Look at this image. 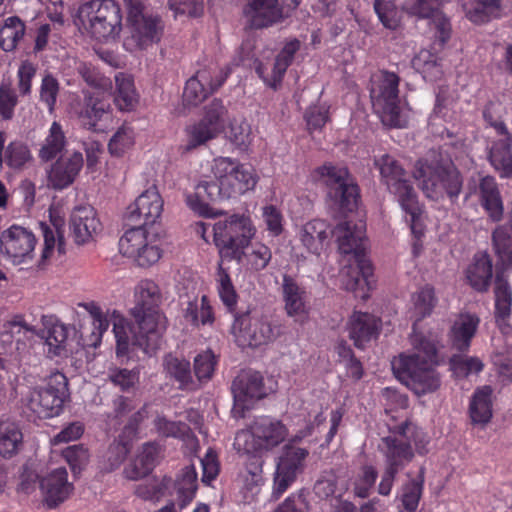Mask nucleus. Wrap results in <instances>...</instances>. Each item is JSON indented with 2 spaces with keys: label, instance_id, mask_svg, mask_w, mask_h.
<instances>
[{
  "label": "nucleus",
  "instance_id": "f257e3e1",
  "mask_svg": "<svg viewBox=\"0 0 512 512\" xmlns=\"http://www.w3.org/2000/svg\"><path fill=\"white\" fill-rule=\"evenodd\" d=\"M162 300L159 286L152 280H142L135 289V304L129 310L133 322L113 311V333L118 357L128 355L134 346L146 353L158 349L166 327L165 317L160 310Z\"/></svg>",
  "mask_w": 512,
  "mask_h": 512
},
{
  "label": "nucleus",
  "instance_id": "f03ea898",
  "mask_svg": "<svg viewBox=\"0 0 512 512\" xmlns=\"http://www.w3.org/2000/svg\"><path fill=\"white\" fill-rule=\"evenodd\" d=\"M414 352L401 354L391 362L395 376L416 395L433 393L439 389L441 379L435 369L437 349L435 343L421 335L412 338Z\"/></svg>",
  "mask_w": 512,
  "mask_h": 512
},
{
  "label": "nucleus",
  "instance_id": "7ed1b4c3",
  "mask_svg": "<svg viewBox=\"0 0 512 512\" xmlns=\"http://www.w3.org/2000/svg\"><path fill=\"white\" fill-rule=\"evenodd\" d=\"M396 436L382 438L381 451L385 459V469L378 485V493L390 494L396 475L414 458L411 443L415 444L418 453H424V434L411 422L405 421L391 430Z\"/></svg>",
  "mask_w": 512,
  "mask_h": 512
},
{
  "label": "nucleus",
  "instance_id": "20e7f679",
  "mask_svg": "<svg viewBox=\"0 0 512 512\" xmlns=\"http://www.w3.org/2000/svg\"><path fill=\"white\" fill-rule=\"evenodd\" d=\"M75 24L98 41H109L122 30L120 6L113 0H90L79 6Z\"/></svg>",
  "mask_w": 512,
  "mask_h": 512
},
{
  "label": "nucleus",
  "instance_id": "39448f33",
  "mask_svg": "<svg viewBox=\"0 0 512 512\" xmlns=\"http://www.w3.org/2000/svg\"><path fill=\"white\" fill-rule=\"evenodd\" d=\"M413 177L426 197L438 201L447 195L453 203L458 198L463 180L460 172L451 162L418 160Z\"/></svg>",
  "mask_w": 512,
  "mask_h": 512
},
{
  "label": "nucleus",
  "instance_id": "423d86ee",
  "mask_svg": "<svg viewBox=\"0 0 512 512\" xmlns=\"http://www.w3.org/2000/svg\"><path fill=\"white\" fill-rule=\"evenodd\" d=\"M64 374L52 372L43 386L33 388L25 399V413L28 417L46 419L57 416L61 410L68 390Z\"/></svg>",
  "mask_w": 512,
  "mask_h": 512
},
{
  "label": "nucleus",
  "instance_id": "0eeeda50",
  "mask_svg": "<svg viewBox=\"0 0 512 512\" xmlns=\"http://www.w3.org/2000/svg\"><path fill=\"white\" fill-rule=\"evenodd\" d=\"M125 5L130 35L125 39L124 46L133 51L158 43L164 31L162 19L146 13L142 0H125Z\"/></svg>",
  "mask_w": 512,
  "mask_h": 512
},
{
  "label": "nucleus",
  "instance_id": "6e6552de",
  "mask_svg": "<svg viewBox=\"0 0 512 512\" xmlns=\"http://www.w3.org/2000/svg\"><path fill=\"white\" fill-rule=\"evenodd\" d=\"M231 329L236 343L243 348L269 344L283 334L277 320L250 311L236 315Z\"/></svg>",
  "mask_w": 512,
  "mask_h": 512
},
{
  "label": "nucleus",
  "instance_id": "1a4fd4ad",
  "mask_svg": "<svg viewBox=\"0 0 512 512\" xmlns=\"http://www.w3.org/2000/svg\"><path fill=\"white\" fill-rule=\"evenodd\" d=\"M214 242L221 257L240 260L243 250L255 234L249 217L233 214L213 226Z\"/></svg>",
  "mask_w": 512,
  "mask_h": 512
},
{
  "label": "nucleus",
  "instance_id": "9d476101",
  "mask_svg": "<svg viewBox=\"0 0 512 512\" xmlns=\"http://www.w3.org/2000/svg\"><path fill=\"white\" fill-rule=\"evenodd\" d=\"M374 164L380 172L382 182L392 194L397 196L402 209L414 219L420 212V208L416 192L407 178L405 169L389 154L375 157Z\"/></svg>",
  "mask_w": 512,
  "mask_h": 512
},
{
  "label": "nucleus",
  "instance_id": "9b49d317",
  "mask_svg": "<svg viewBox=\"0 0 512 512\" xmlns=\"http://www.w3.org/2000/svg\"><path fill=\"white\" fill-rule=\"evenodd\" d=\"M315 182L325 185L328 196L343 211H352L357 206L359 197L358 186L353 182L345 167L325 163L312 173Z\"/></svg>",
  "mask_w": 512,
  "mask_h": 512
},
{
  "label": "nucleus",
  "instance_id": "f8f14e48",
  "mask_svg": "<svg viewBox=\"0 0 512 512\" xmlns=\"http://www.w3.org/2000/svg\"><path fill=\"white\" fill-rule=\"evenodd\" d=\"M212 171L216 179L222 180L224 190L230 198L252 190L258 180L252 167L228 157L214 159Z\"/></svg>",
  "mask_w": 512,
  "mask_h": 512
},
{
  "label": "nucleus",
  "instance_id": "ddd939ff",
  "mask_svg": "<svg viewBox=\"0 0 512 512\" xmlns=\"http://www.w3.org/2000/svg\"><path fill=\"white\" fill-rule=\"evenodd\" d=\"M399 81L397 74L382 71L378 89L371 90L373 107L381 114L383 124L390 127H402L403 122L398 96Z\"/></svg>",
  "mask_w": 512,
  "mask_h": 512
},
{
  "label": "nucleus",
  "instance_id": "4468645a",
  "mask_svg": "<svg viewBox=\"0 0 512 512\" xmlns=\"http://www.w3.org/2000/svg\"><path fill=\"white\" fill-rule=\"evenodd\" d=\"M299 3V0H248L243 12L250 27L262 29L288 17Z\"/></svg>",
  "mask_w": 512,
  "mask_h": 512
},
{
  "label": "nucleus",
  "instance_id": "2eb2a0df",
  "mask_svg": "<svg viewBox=\"0 0 512 512\" xmlns=\"http://www.w3.org/2000/svg\"><path fill=\"white\" fill-rule=\"evenodd\" d=\"M36 238L32 231L13 225L0 236V252L14 265L32 260Z\"/></svg>",
  "mask_w": 512,
  "mask_h": 512
},
{
  "label": "nucleus",
  "instance_id": "dca6fc26",
  "mask_svg": "<svg viewBox=\"0 0 512 512\" xmlns=\"http://www.w3.org/2000/svg\"><path fill=\"white\" fill-rule=\"evenodd\" d=\"M233 412L244 417L245 411L265 396L263 377L256 371H242L232 383Z\"/></svg>",
  "mask_w": 512,
  "mask_h": 512
},
{
  "label": "nucleus",
  "instance_id": "f3484780",
  "mask_svg": "<svg viewBox=\"0 0 512 512\" xmlns=\"http://www.w3.org/2000/svg\"><path fill=\"white\" fill-rule=\"evenodd\" d=\"M307 456L308 451L304 448L290 445L284 447L274 476V497H280L295 481L297 474L303 469V462Z\"/></svg>",
  "mask_w": 512,
  "mask_h": 512
},
{
  "label": "nucleus",
  "instance_id": "a211bd4d",
  "mask_svg": "<svg viewBox=\"0 0 512 512\" xmlns=\"http://www.w3.org/2000/svg\"><path fill=\"white\" fill-rule=\"evenodd\" d=\"M163 200L155 186L144 191L125 213L126 225H152L161 216Z\"/></svg>",
  "mask_w": 512,
  "mask_h": 512
},
{
  "label": "nucleus",
  "instance_id": "6ab92c4d",
  "mask_svg": "<svg viewBox=\"0 0 512 512\" xmlns=\"http://www.w3.org/2000/svg\"><path fill=\"white\" fill-rule=\"evenodd\" d=\"M112 108L109 97L104 93L85 92L82 107L78 113L81 125L92 132L103 131L102 123L111 118Z\"/></svg>",
  "mask_w": 512,
  "mask_h": 512
},
{
  "label": "nucleus",
  "instance_id": "aec40b11",
  "mask_svg": "<svg viewBox=\"0 0 512 512\" xmlns=\"http://www.w3.org/2000/svg\"><path fill=\"white\" fill-rule=\"evenodd\" d=\"M224 188L221 179H216L215 181H201L195 187L194 193L186 195V203L191 210L200 216L214 217L218 215V213L213 212V209L207 202L230 199ZM219 214H221V212H219Z\"/></svg>",
  "mask_w": 512,
  "mask_h": 512
},
{
  "label": "nucleus",
  "instance_id": "412c9836",
  "mask_svg": "<svg viewBox=\"0 0 512 512\" xmlns=\"http://www.w3.org/2000/svg\"><path fill=\"white\" fill-rule=\"evenodd\" d=\"M43 501L49 508H55L67 500L73 492V484L68 481L64 467L57 468L43 477L39 482Z\"/></svg>",
  "mask_w": 512,
  "mask_h": 512
},
{
  "label": "nucleus",
  "instance_id": "4be33fe9",
  "mask_svg": "<svg viewBox=\"0 0 512 512\" xmlns=\"http://www.w3.org/2000/svg\"><path fill=\"white\" fill-rule=\"evenodd\" d=\"M101 223L93 207H76L70 217V230L75 242L79 245L91 241L100 231Z\"/></svg>",
  "mask_w": 512,
  "mask_h": 512
},
{
  "label": "nucleus",
  "instance_id": "5701e85b",
  "mask_svg": "<svg viewBox=\"0 0 512 512\" xmlns=\"http://www.w3.org/2000/svg\"><path fill=\"white\" fill-rule=\"evenodd\" d=\"M83 166V156L74 152L60 157L51 167L48 181L54 189L61 190L71 185Z\"/></svg>",
  "mask_w": 512,
  "mask_h": 512
},
{
  "label": "nucleus",
  "instance_id": "b1692460",
  "mask_svg": "<svg viewBox=\"0 0 512 512\" xmlns=\"http://www.w3.org/2000/svg\"><path fill=\"white\" fill-rule=\"evenodd\" d=\"M479 323L480 319L474 313L460 312L455 315L449 331V339L452 346L460 352L467 351L471 340L476 334Z\"/></svg>",
  "mask_w": 512,
  "mask_h": 512
},
{
  "label": "nucleus",
  "instance_id": "393cba45",
  "mask_svg": "<svg viewBox=\"0 0 512 512\" xmlns=\"http://www.w3.org/2000/svg\"><path fill=\"white\" fill-rule=\"evenodd\" d=\"M335 233L341 253L352 256L365 255V226L363 223L341 222L336 226Z\"/></svg>",
  "mask_w": 512,
  "mask_h": 512
},
{
  "label": "nucleus",
  "instance_id": "a878e982",
  "mask_svg": "<svg viewBox=\"0 0 512 512\" xmlns=\"http://www.w3.org/2000/svg\"><path fill=\"white\" fill-rule=\"evenodd\" d=\"M6 135L0 131V167L5 164L9 169L20 172L33 161L32 153L27 144L22 141H11L5 145Z\"/></svg>",
  "mask_w": 512,
  "mask_h": 512
},
{
  "label": "nucleus",
  "instance_id": "bb28decb",
  "mask_svg": "<svg viewBox=\"0 0 512 512\" xmlns=\"http://www.w3.org/2000/svg\"><path fill=\"white\" fill-rule=\"evenodd\" d=\"M353 262L341 270V283L347 291H364L369 287V277L372 275L371 262L366 255L352 256Z\"/></svg>",
  "mask_w": 512,
  "mask_h": 512
},
{
  "label": "nucleus",
  "instance_id": "cd10ccee",
  "mask_svg": "<svg viewBox=\"0 0 512 512\" xmlns=\"http://www.w3.org/2000/svg\"><path fill=\"white\" fill-rule=\"evenodd\" d=\"M284 309L289 317L303 318L307 313V294L290 275L284 274L281 284Z\"/></svg>",
  "mask_w": 512,
  "mask_h": 512
},
{
  "label": "nucleus",
  "instance_id": "c85d7f7f",
  "mask_svg": "<svg viewBox=\"0 0 512 512\" xmlns=\"http://www.w3.org/2000/svg\"><path fill=\"white\" fill-rule=\"evenodd\" d=\"M161 457V449L155 443H145L135 459L125 467V477L137 481L149 475L158 464Z\"/></svg>",
  "mask_w": 512,
  "mask_h": 512
},
{
  "label": "nucleus",
  "instance_id": "c756f323",
  "mask_svg": "<svg viewBox=\"0 0 512 512\" xmlns=\"http://www.w3.org/2000/svg\"><path fill=\"white\" fill-rule=\"evenodd\" d=\"M253 425L254 436L257 437L258 445L262 446L264 451L278 446L288 435L286 426L276 419L260 417L253 422Z\"/></svg>",
  "mask_w": 512,
  "mask_h": 512
},
{
  "label": "nucleus",
  "instance_id": "7c9ffc66",
  "mask_svg": "<svg viewBox=\"0 0 512 512\" xmlns=\"http://www.w3.org/2000/svg\"><path fill=\"white\" fill-rule=\"evenodd\" d=\"M44 328L36 330V336L45 340L48 353L51 356L66 355L68 345V330L65 325L54 322L51 317L43 316Z\"/></svg>",
  "mask_w": 512,
  "mask_h": 512
},
{
  "label": "nucleus",
  "instance_id": "2f4dec72",
  "mask_svg": "<svg viewBox=\"0 0 512 512\" xmlns=\"http://www.w3.org/2000/svg\"><path fill=\"white\" fill-rule=\"evenodd\" d=\"M480 203L493 222H499L503 217V201L495 179L485 176L480 179L478 186Z\"/></svg>",
  "mask_w": 512,
  "mask_h": 512
},
{
  "label": "nucleus",
  "instance_id": "473e14b6",
  "mask_svg": "<svg viewBox=\"0 0 512 512\" xmlns=\"http://www.w3.org/2000/svg\"><path fill=\"white\" fill-rule=\"evenodd\" d=\"M378 320L369 313L355 312L349 319V337L357 348H363L378 332Z\"/></svg>",
  "mask_w": 512,
  "mask_h": 512
},
{
  "label": "nucleus",
  "instance_id": "72a5a7b5",
  "mask_svg": "<svg viewBox=\"0 0 512 512\" xmlns=\"http://www.w3.org/2000/svg\"><path fill=\"white\" fill-rule=\"evenodd\" d=\"M329 236V225L323 220L315 219L303 226L300 240L309 252L319 255Z\"/></svg>",
  "mask_w": 512,
  "mask_h": 512
},
{
  "label": "nucleus",
  "instance_id": "f704fd0d",
  "mask_svg": "<svg viewBox=\"0 0 512 512\" xmlns=\"http://www.w3.org/2000/svg\"><path fill=\"white\" fill-rule=\"evenodd\" d=\"M493 275L492 261L487 254L474 257V262L467 269V279L477 291H486Z\"/></svg>",
  "mask_w": 512,
  "mask_h": 512
},
{
  "label": "nucleus",
  "instance_id": "c9c22d12",
  "mask_svg": "<svg viewBox=\"0 0 512 512\" xmlns=\"http://www.w3.org/2000/svg\"><path fill=\"white\" fill-rule=\"evenodd\" d=\"M211 80V72L209 69H202L189 78L183 92V102L185 105L197 106L208 95L209 88L206 87Z\"/></svg>",
  "mask_w": 512,
  "mask_h": 512
},
{
  "label": "nucleus",
  "instance_id": "e433bc0d",
  "mask_svg": "<svg viewBox=\"0 0 512 512\" xmlns=\"http://www.w3.org/2000/svg\"><path fill=\"white\" fill-rule=\"evenodd\" d=\"M492 389L484 386L475 391L469 413L473 424L486 425L492 418Z\"/></svg>",
  "mask_w": 512,
  "mask_h": 512
},
{
  "label": "nucleus",
  "instance_id": "4c0bfd02",
  "mask_svg": "<svg viewBox=\"0 0 512 512\" xmlns=\"http://www.w3.org/2000/svg\"><path fill=\"white\" fill-rule=\"evenodd\" d=\"M504 136L505 138L493 143L489 160L502 177H509L512 175L511 136L509 134Z\"/></svg>",
  "mask_w": 512,
  "mask_h": 512
},
{
  "label": "nucleus",
  "instance_id": "58836bf2",
  "mask_svg": "<svg viewBox=\"0 0 512 512\" xmlns=\"http://www.w3.org/2000/svg\"><path fill=\"white\" fill-rule=\"evenodd\" d=\"M24 35V22L17 16L8 17L0 29V47L6 52H11L16 49Z\"/></svg>",
  "mask_w": 512,
  "mask_h": 512
},
{
  "label": "nucleus",
  "instance_id": "ea45409f",
  "mask_svg": "<svg viewBox=\"0 0 512 512\" xmlns=\"http://www.w3.org/2000/svg\"><path fill=\"white\" fill-rule=\"evenodd\" d=\"M116 91L114 103L121 111L133 109L138 101V95L134 88L133 80L124 74L115 76Z\"/></svg>",
  "mask_w": 512,
  "mask_h": 512
},
{
  "label": "nucleus",
  "instance_id": "a19ab883",
  "mask_svg": "<svg viewBox=\"0 0 512 512\" xmlns=\"http://www.w3.org/2000/svg\"><path fill=\"white\" fill-rule=\"evenodd\" d=\"M178 505L183 508L195 496L197 490V473L193 465L186 466L174 483Z\"/></svg>",
  "mask_w": 512,
  "mask_h": 512
},
{
  "label": "nucleus",
  "instance_id": "79ce46f5",
  "mask_svg": "<svg viewBox=\"0 0 512 512\" xmlns=\"http://www.w3.org/2000/svg\"><path fill=\"white\" fill-rule=\"evenodd\" d=\"M164 368L179 383V388L192 389L194 387L189 361L169 354L164 358Z\"/></svg>",
  "mask_w": 512,
  "mask_h": 512
},
{
  "label": "nucleus",
  "instance_id": "37998d69",
  "mask_svg": "<svg viewBox=\"0 0 512 512\" xmlns=\"http://www.w3.org/2000/svg\"><path fill=\"white\" fill-rule=\"evenodd\" d=\"M409 480L403 485L401 500L406 510L413 512L417 509L423 492V484L425 481V467L421 466L418 475L411 478L407 473Z\"/></svg>",
  "mask_w": 512,
  "mask_h": 512
},
{
  "label": "nucleus",
  "instance_id": "c03bdc74",
  "mask_svg": "<svg viewBox=\"0 0 512 512\" xmlns=\"http://www.w3.org/2000/svg\"><path fill=\"white\" fill-rule=\"evenodd\" d=\"M130 228L120 238V252L127 257L139 255L140 249L147 241V232L142 225H129Z\"/></svg>",
  "mask_w": 512,
  "mask_h": 512
},
{
  "label": "nucleus",
  "instance_id": "a18cd8bd",
  "mask_svg": "<svg viewBox=\"0 0 512 512\" xmlns=\"http://www.w3.org/2000/svg\"><path fill=\"white\" fill-rule=\"evenodd\" d=\"M131 449V441L122 435L115 439L103 455V469L111 472L117 469L126 459Z\"/></svg>",
  "mask_w": 512,
  "mask_h": 512
},
{
  "label": "nucleus",
  "instance_id": "49530a36",
  "mask_svg": "<svg viewBox=\"0 0 512 512\" xmlns=\"http://www.w3.org/2000/svg\"><path fill=\"white\" fill-rule=\"evenodd\" d=\"M66 144V138L61 125L53 122L45 142L39 150V157L43 161H50L62 152Z\"/></svg>",
  "mask_w": 512,
  "mask_h": 512
},
{
  "label": "nucleus",
  "instance_id": "de8ad7c7",
  "mask_svg": "<svg viewBox=\"0 0 512 512\" xmlns=\"http://www.w3.org/2000/svg\"><path fill=\"white\" fill-rule=\"evenodd\" d=\"M441 59L430 50L422 49L412 59L411 63L415 70L424 74L431 80L439 78L443 74Z\"/></svg>",
  "mask_w": 512,
  "mask_h": 512
},
{
  "label": "nucleus",
  "instance_id": "09e8293b",
  "mask_svg": "<svg viewBox=\"0 0 512 512\" xmlns=\"http://www.w3.org/2000/svg\"><path fill=\"white\" fill-rule=\"evenodd\" d=\"M414 314L417 321L429 316L435 308L438 299L432 286L426 285L420 288L412 296Z\"/></svg>",
  "mask_w": 512,
  "mask_h": 512
},
{
  "label": "nucleus",
  "instance_id": "8fccbe9b",
  "mask_svg": "<svg viewBox=\"0 0 512 512\" xmlns=\"http://www.w3.org/2000/svg\"><path fill=\"white\" fill-rule=\"evenodd\" d=\"M23 446V435L14 425L0 427V454L5 458H11L17 454Z\"/></svg>",
  "mask_w": 512,
  "mask_h": 512
},
{
  "label": "nucleus",
  "instance_id": "3c124183",
  "mask_svg": "<svg viewBox=\"0 0 512 512\" xmlns=\"http://www.w3.org/2000/svg\"><path fill=\"white\" fill-rule=\"evenodd\" d=\"M217 127V124L211 126L204 120H200L198 123L189 126L187 128L188 141L186 149L192 150L215 138L221 132Z\"/></svg>",
  "mask_w": 512,
  "mask_h": 512
},
{
  "label": "nucleus",
  "instance_id": "603ef678",
  "mask_svg": "<svg viewBox=\"0 0 512 512\" xmlns=\"http://www.w3.org/2000/svg\"><path fill=\"white\" fill-rule=\"evenodd\" d=\"M501 0H475L472 7L466 10V16L474 23H484L499 16Z\"/></svg>",
  "mask_w": 512,
  "mask_h": 512
},
{
  "label": "nucleus",
  "instance_id": "864d4df0",
  "mask_svg": "<svg viewBox=\"0 0 512 512\" xmlns=\"http://www.w3.org/2000/svg\"><path fill=\"white\" fill-rule=\"evenodd\" d=\"M495 252L506 266L512 264V237L505 226H498L492 233Z\"/></svg>",
  "mask_w": 512,
  "mask_h": 512
},
{
  "label": "nucleus",
  "instance_id": "5fc2aeb1",
  "mask_svg": "<svg viewBox=\"0 0 512 512\" xmlns=\"http://www.w3.org/2000/svg\"><path fill=\"white\" fill-rule=\"evenodd\" d=\"M157 433L163 437L187 439L190 437V428L183 422L170 421L164 416H157L154 420Z\"/></svg>",
  "mask_w": 512,
  "mask_h": 512
},
{
  "label": "nucleus",
  "instance_id": "6e6d98bb",
  "mask_svg": "<svg viewBox=\"0 0 512 512\" xmlns=\"http://www.w3.org/2000/svg\"><path fill=\"white\" fill-rule=\"evenodd\" d=\"M79 305L83 307L93 319V326L96 332H93L95 340L91 345L96 346L100 342L103 333L107 331L109 323H113V314L111 315V318L108 319L102 309L94 302L81 303Z\"/></svg>",
  "mask_w": 512,
  "mask_h": 512
},
{
  "label": "nucleus",
  "instance_id": "4d7b16f0",
  "mask_svg": "<svg viewBox=\"0 0 512 512\" xmlns=\"http://www.w3.org/2000/svg\"><path fill=\"white\" fill-rule=\"evenodd\" d=\"M504 114L505 107L499 101H490L483 109L484 120L500 135L509 134L503 121Z\"/></svg>",
  "mask_w": 512,
  "mask_h": 512
},
{
  "label": "nucleus",
  "instance_id": "13d9d810",
  "mask_svg": "<svg viewBox=\"0 0 512 512\" xmlns=\"http://www.w3.org/2000/svg\"><path fill=\"white\" fill-rule=\"evenodd\" d=\"M442 0H406L404 10L418 18H432L439 11Z\"/></svg>",
  "mask_w": 512,
  "mask_h": 512
},
{
  "label": "nucleus",
  "instance_id": "bf43d9fd",
  "mask_svg": "<svg viewBox=\"0 0 512 512\" xmlns=\"http://www.w3.org/2000/svg\"><path fill=\"white\" fill-rule=\"evenodd\" d=\"M62 455L74 474L80 473L90 459L88 449L82 444L67 447L63 450Z\"/></svg>",
  "mask_w": 512,
  "mask_h": 512
},
{
  "label": "nucleus",
  "instance_id": "052dcab7",
  "mask_svg": "<svg viewBox=\"0 0 512 512\" xmlns=\"http://www.w3.org/2000/svg\"><path fill=\"white\" fill-rule=\"evenodd\" d=\"M450 366L458 377H466L483 369L482 361L477 357L454 355L450 358Z\"/></svg>",
  "mask_w": 512,
  "mask_h": 512
},
{
  "label": "nucleus",
  "instance_id": "680f3d73",
  "mask_svg": "<svg viewBox=\"0 0 512 512\" xmlns=\"http://www.w3.org/2000/svg\"><path fill=\"white\" fill-rule=\"evenodd\" d=\"M377 477L378 471L374 466L364 465L355 481V494L361 498L368 497L370 495V491L375 485Z\"/></svg>",
  "mask_w": 512,
  "mask_h": 512
},
{
  "label": "nucleus",
  "instance_id": "e2e57ef3",
  "mask_svg": "<svg viewBox=\"0 0 512 512\" xmlns=\"http://www.w3.org/2000/svg\"><path fill=\"white\" fill-rule=\"evenodd\" d=\"M218 292L224 305L233 311L236 305L237 294L228 273L219 265L218 268Z\"/></svg>",
  "mask_w": 512,
  "mask_h": 512
},
{
  "label": "nucleus",
  "instance_id": "0e129e2a",
  "mask_svg": "<svg viewBox=\"0 0 512 512\" xmlns=\"http://www.w3.org/2000/svg\"><path fill=\"white\" fill-rule=\"evenodd\" d=\"M134 143L133 131L129 127H121L108 143V150L114 156H121Z\"/></svg>",
  "mask_w": 512,
  "mask_h": 512
},
{
  "label": "nucleus",
  "instance_id": "69168bd1",
  "mask_svg": "<svg viewBox=\"0 0 512 512\" xmlns=\"http://www.w3.org/2000/svg\"><path fill=\"white\" fill-rule=\"evenodd\" d=\"M18 104V96L10 83L0 85V115L4 120L14 116V109Z\"/></svg>",
  "mask_w": 512,
  "mask_h": 512
},
{
  "label": "nucleus",
  "instance_id": "338daca9",
  "mask_svg": "<svg viewBox=\"0 0 512 512\" xmlns=\"http://www.w3.org/2000/svg\"><path fill=\"white\" fill-rule=\"evenodd\" d=\"M108 379L123 391H129L139 380L138 372L126 368H111L108 372Z\"/></svg>",
  "mask_w": 512,
  "mask_h": 512
},
{
  "label": "nucleus",
  "instance_id": "774afa93",
  "mask_svg": "<svg viewBox=\"0 0 512 512\" xmlns=\"http://www.w3.org/2000/svg\"><path fill=\"white\" fill-rule=\"evenodd\" d=\"M216 365L215 355L211 350L198 354L194 359V373L199 381L209 380Z\"/></svg>",
  "mask_w": 512,
  "mask_h": 512
}]
</instances>
